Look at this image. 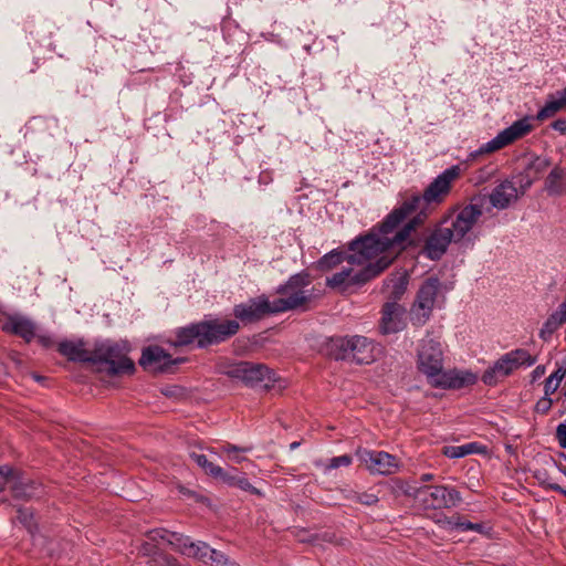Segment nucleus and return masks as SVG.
<instances>
[{
	"instance_id": "1",
	"label": "nucleus",
	"mask_w": 566,
	"mask_h": 566,
	"mask_svg": "<svg viewBox=\"0 0 566 566\" xmlns=\"http://www.w3.org/2000/svg\"><path fill=\"white\" fill-rule=\"evenodd\" d=\"M417 224V219L403 226L392 235L369 233L358 237L349 242L348 253L334 249L315 262V269L322 273L335 270L346 262L349 265H364L380 253L391 250L401 251L406 248L411 230Z\"/></svg>"
},
{
	"instance_id": "2",
	"label": "nucleus",
	"mask_w": 566,
	"mask_h": 566,
	"mask_svg": "<svg viewBox=\"0 0 566 566\" xmlns=\"http://www.w3.org/2000/svg\"><path fill=\"white\" fill-rule=\"evenodd\" d=\"M482 201L480 197L473 198L462 208L450 210L427 237L422 253L431 261H439L451 243L468 240V234L483 214Z\"/></svg>"
},
{
	"instance_id": "3",
	"label": "nucleus",
	"mask_w": 566,
	"mask_h": 566,
	"mask_svg": "<svg viewBox=\"0 0 566 566\" xmlns=\"http://www.w3.org/2000/svg\"><path fill=\"white\" fill-rule=\"evenodd\" d=\"M167 546L205 564H208L209 555L213 549L207 543L193 542L184 534L156 528L147 533L146 541L140 544L138 552L146 558L147 566H182L177 558L165 553Z\"/></svg>"
},
{
	"instance_id": "4",
	"label": "nucleus",
	"mask_w": 566,
	"mask_h": 566,
	"mask_svg": "<svg viewBox=\"0 0 566 566\" xmlns=\"http://www.w3.org/2000/svg\"><path fill=\"white\" fill-rule=\"evenodd\" d=\"M460 174L461 169L458 165L444 169L428 185L422 195H412L396 207L381 222L379 232L392 235L397 232L396 229L402 221L413 212H419L405 224L407 226L410 221L417 219V224L411 230L412 232L417 226L422 222L421 214H423L426 207L430 203H441L444 197L450 192L452 181H454Z\"/></svg>"
},
{
	"instance_id": "5",
	"label": "nucleus",
	"mask_w": 566,
	"mask_h": 566,
	"mask_svg": "<svg viewBox=\"0 0 566 566\" xmlns=\"http://www.w3.org/2000/svg\"><path fill=\"white\" fill-rule=\"evenodd\" d=\"M399 252L391 250L390 252L380 253L381 255L375 262H368L358 271L354 270V265L343 266L340 271L326 277L325 284L327 287L342 293L348 292L353 287L361 286L384 272Z\"/></svg>"
},
{
	"instance_id": "6",
	"label": "nucleus",
	"mask_w": 566,
	"mask_h": 566,
	"mask_svg": "<svg viewBox=\"0 0 566 566\" xmlns=\"http://www.w3.org/2000/svg\"><path fill=\"white\" fill-rule=\"evenodd\" d=\"M312 279L308 272L301 271L289 277L284 284L275 289V293L282 297L274 300L276 311L285 313L298 308H306V305L313 300Z\"/></svg>"
},
{
	"instance_id": "7",
	"label": "nucleus",
	"mask_w": 566,
	"mask_h": 566,
	"mask_svg": "<svg viewBox=\"0 0 566 566\" xmlns=\"http://www.w3.org/2000/svg\"><path fill=\"white\" fill-rule=\"evenodd\" d=\"M128 350L127 343L111 339L98 340L93 348L92 364L105 365L104 370L109 376L130 375L135 371V364L127 356Z\"/></svg>"
},
{
	"instance_id": "8",
	"label": "nucleus",
	"mask_w": 566,
	"mask_h": 566,
	"mask_svg": "<svg viewBox=\"0 0 566 566\" xmlns=\"http://www.w3.org/2000/svg\"><path fill=\"white\" fill-rule=\"evenodd\" d=\"M536 363V356H532L524 348H516L503 354L482 374L484 385L494 387L500 381L511 376L516 369L531 367Z\"/></svg>"
},
{
	"instance_id": "9",
	"label": "nucleus",
	"mask_w": 566,
	"mask_h": 566,
	"mask_svg": "<svg viewBox=\"0 0 566 566\" xmlns=\"http://www.w3.org/2000/svg\"><path fill=\"white\" fill-rule=\"evenodd\" d=\"M223 374L248 387L262 385L270 389L276 381L275 374L266 365L245 360L228 365Z\"/></svg>"
},
{
	"instance_id": "10",
	"label": "nucleus",
	"mask_w": 566,
	"mask_h": 566,
	"mask_svg": "<svg viewBox=\"0 0 566 566\" xmlns=\"http://www.w3.org/2000/svg\"><path fill=\"white\" fill-rule=\"evenodd\" d=\"M240 331V323L237 319L220 321L209 316L201 321V338L199 348H208L227 342Z\"/></svg>"
},
{
	"instance_id": "11",
	"label": "nucleus",
	"mask_w": 566,
	"mask_h": 566,
	"mask_svg": "<svg viewBox=\"0 0 566 566\" xmlns=\"http://www.w3.org/2000/svg\"><path fill=\"white\" fill-rule=\"evenodd\" d=\"M418 368L427 377L428 384L432 386L444 370L443 353L439 342L432 338L421 340L418 350Z\"/></svg>"
},
{
	"instance_id": "12",
	"label": "nucleus",
	"mask_w": 566,
	"mask_h": 566,
	"mask_svg": "<svg viewBox=\"0 0 566 566\" xmlns=\"http://www.w3.org/2000/svg\"><path fill=\"white\" fill-rule=\"evenodd\" d=\"M417 501L424 509H451L462 502L460 492L451 486H422L416 492Z\"/></svg>"
},
{
	"instance_id": "13",
	"label": "nucleus",
	"mask_w": 566,
	"mask_h": 566,
	"mask_svg": "<svg viewBox=\"0 0 566 566\" xmlns=\"http://www.w3.org/2000/svg\"><path fill=\"white\" fill-rule=\"evenodd\" d=\"M532 130L528 118L515 120L512 125L500 132L493 139L483 144L479 149L469 154V160H475L480 155L499 150L513 142L524 137Z\"/></svg>"
},
{
	"instance_id": "14",
	"label": "nucleus",
	"mask_w": 566,
	"mask_h": 566,
	"mask_svg": "<svg viewBox=\"0 0 566 566\" xmlns=\"http://www.w3.org/2000/svg\"><path fill=\"white\" fill-rule=\"evenodd\" d=\"M233 316L238 322L252 324L260 322L265 316L279 314L274 302H270L265 294L251 297L233 306Z\"/></svg>"
},
{
	"instance_id": "15",
	"label": "nucleus",
	"mask_w": 566,
	"mask_h": 566,
	"mask_svg": "<svg viewBox=\"0 0 566 566\" xmlns=\"http://www.w3.org/2000/svg\"><path fill=\"white\" fill-rule=\"evenodd\" d=\"M440 289V281L436 276L428 277L417 293V300L411 308V318L415 324L423 325L430 317Z\"/></svg>"
},
{
	"instance_id": "16",
	"label": "nucleus",
	"mask_w": 566,
	"mask_h": 566,
	"mask_svg": "<svg viewBox=\"0 0 566 566\" xmlns=\"http://www.w3.org/2000/svg\"><path fill=\"white\" fill-rule=\"evenodd\" d=\"M355 454L371 474L390 475L398 470L396 457L388 452L358 448Z\"/></svg>"
},
{
	"instance_id": "17",
	"label": "nucleus",
	"mask_w": 566,
	"mask_h": 566,
	"mask_svg": "<svg viewBox=\"0 0 566 566\" xmlns=\"http://www.w3.org/2000/svg\"><path fill=\"white\" fill-rule=\"evenodd\" d=\"M479 380L476 373L469 369L451 368L443 370L431 387L444 390H460L475 385Z\"/></svg>"
},
{
	"instance_id": "18",
	"label": "nucleus",
	"mask_w": 566,
	"mask_h": 566,
	"mask_svg": "<svg viewBox=\"0 0 566 566\" xmlns=\"http://www.w3.org/2000/svg\"><path fill=\"white\" fill-rule=\"evenodd\" d=\"M523 195L524 189L520 191L512 180L505 179L492 189L489 195V201L493 208L505 210L515 203Z\"/></svg>"
},
{
	"instance_id": "19",
	"label": "nucleus",
	"mask_w": 566,
	"mask_h": 566,
	"mask_svg": "<svg viewBox=\"0 0 566 566\" xmlns=\"http://www.w3.org/2000/svg\"><path fill=\"white\" fill-rule=\"evenodd\" d=\"M184 361L182 358L172 359L171 355L160 346H148L143 349L139 365L144 368L167 370L171 365Z\"/></svg>"
},
{
	"instance_id": "20",
	"label": "nucleus",
	"mask_w": 566,
	"mask_h": 566,
	"mask_svg": "<svg viewBox=\"0 0 566 566\" xmlns=\"http://www.w3.org/2000/svg\"><path fill=\"white\" fill-rule=\"evenodd\" d=\"M405 310L396 301L387 302L382 306L380 331L382 334H394L403 329L405 323L402 319Z\"/></svg>"
},
{
	"instance_id": "21",
	"label": "nucleus",
	"mask_w": 566,
	"mask_h": 566,
	"mask_svg": "<svg viewBox=\"0 0 566 566\" xmlns=\"http://www.w3.org/2000/svg\"><path fill=\"white\" fill-rule=\"evenodd\" d=\"M2 331L13 334L30 343L36 334L35 323L22 315H9L2 325Z\"/></svg>"
},
{
	"instance_id": "22",
	"label": "nucleus",
	"mask_w": 566,
	"mask_h": 566,
	"mask_svg": "<svg viewBox=\"0 0 566 566\" xmlns=\"http://www.w3.org/2000/svg\"><path fill=\"white\" fill-rule=\"evenodd\" d=\"M349 359L356 364H370L375 359V344L361 335L349 336Z\"/></svg>"
},
{
	"instance_id": "23",
	"label": "nucleus",
	"mask_w": 566,
	"mask_h": 566,
	"mask_svg": "<svg viewBox=\"0 0 566 566\" xmlns=\"http://www.w3.org/2000/svg\"><path fill=\"white\" fill-rule=\"evenodd\" d=\"M59 352L71 361L92 364L93 350L88 352L85 348L84 340L82 339L61 342L59 344Z\"/></svg>"
},
{
	"instance_id": "24",
	"label": "nucleus",
	"mask_w": 566,
	"mask_h": 566,
	"mask_svg": "<svg viewBox=\"0 0 566 566\" xmlns=\"http://www.w3.org/2000/svg\"><path fill=\"white\" fill-rule=\"evenodd\" d=\"M174 334L175 339L169 342L171 346L184 347L196 343L197 348H199L201 321L178 327L174 331Z\"/></svg>"
},
{
	"instance_id": "25",
	"label": "nucleus",
	"mask_w": 566,
	"mask_h": 566,
	"mask_svg": "<svg viewBox=\"0 0 566 566\" xmlns=\"http://www.w3.org/2000/svg\"><path fill=\"white\" fill-rule=\"evenodd\" d=\"M566 322V298L558 305L544 322L538 336L544 342L552 338L553 334Z\"/></svg>"
},
{
	"instance_id": "26",
	"label": "nucleus",
	"mask_w": 566,
	"mask_h": 566,
	"mask_svg": "<svg viewBox=\"0 0 566 566\" xmlns=\"http://www.w3.org/2000/svg\"><path fill=\"white\" fill-rule=\"evenodd\" d=\"M43 494V488L33 480H15L12 485V496L17 500L29 501L40 497Z\"/></svg>"
},
{
	"instance_id": "27",
	"label": "nucleus",
	"mask_w": 566,
	"mask_h": 566,
	"mask_svg": "<svg viewBox=\"0 0 566 566\" xmlns=\"http://www.w3.org/2000/svg\"><path fill=\"white\" fill-rule=\"evenodd\" d=\"M438 523L448 531H460V532H476L483 534L485 532V526L482 523H472L470 521H464L460 515H453L451 517L444 516L439 520Z\"/></svg>"
},
{
	"instance_id": "28",
	"label": "nucleus",
	"mask_w": 566,
	"mask_h": 566,
	"mask_svg": "<svg viewBox=\"0 0 566 566\" xmlns=\"http://www.w3.org/2000/svg\"><path fill=\"white\" fill-rule=\"evenodd\" d=\"M566 108V90L557 91L547 97L545 105L538 111L537 119L553 117L557 112Z\"/></svg>"
},
{
	"instance_id": "29",
	"label": "nucleus",
	"mask_w": 566,
	"mask_h": 566,
	"mask_svg": "<svg viewBox=\"0 0 566 566\" xmlns=\"http://www.w3.org/2000/svg\"><path fill=\"white\" fill-rule=\"evenodd\" d=\"M545 189L549 196L566 193V174L563 168L556 166L551 170L545 181Z\"/></svg>"
},
{
	"instance_id": "30",
	"label": "nucleus",
	"mask_w": 566,
	"mask_h": 566,
	"mask_svg": "<svg viewBox=\"0 0 566 566\" xmlns=\"http://www.w3.org/2000/svg\"><path fill=\"white\" fill-rule=\"evenodd\" d=\"M349 336H334L326 343L327 354L335 360L349 359Z\"/></svg>"
},
{
	"instance_id": "31",
	"label": "nucleus",
	"mask_w": 566,
	"mask_h": 566,
	"mask_svg": "<svg viewBox=\"0 0 566 566\" xmlns=\"http://www.w3.org/2000/svg\"><path fill=\"white\" fill-rule=\"evenodd\" d=\"M484 447L478 442H470L462 446H446L442 448V454L449 459H461L469 454L482 453Z\"/></svg>"
},
{
	"instance_id": "32",
	"label": "nucleus",
	"mask_w": 566,
	"mask_h": 566,
	"mask_svg": "<svg viewBox=\"0 0 566 566\" xmlns=\"http://www.w3.org/2000/svg\"><path fill=\"white\" fill-rule=\"evenodd\" d=\"M189 457L207 474L211 476L222 474V468L210 462L205 454L198 453L196 451H189Z\"/></svg>"
},
{
	"instance_id": "33",
	"label": "nucleus",
	"mask_w": 566,
	"mask_h": 566,
	"mask_svg": "<svg viewBox=\"0 0 566 566\" xmlns=\"http://www.w3.org/2000/svg\"><path fill=\"white\" fill-rule=\"evenodd\" d=\"M407 284L408 279L406 275H398L385 282L386 287L391 289V295L395 301L400 298V296L405 293Z\"/></svg>"
},
{
	"instance_id": "34",
	"label": "nucleus",
	"mask_w": 566,
	"mask_h": 566,
	"mask_svg": "<svg viewBox=\"0 0 566 566\" xmlns=\"http://www.w3.org/2000/svg\"><path fill=\"white\" fill-rule=\"evenodd\" d=\"M565 375L566 368L559 367L545 380L544 392L546 396H551L557 390Z\"/></svg>"
},
{
	"instance_id": "35",
	"label": "nucleus",
	"mask_w": 566,
	"mask_h": 566,
	"mask_svg": "<svg viewBox=\"0 0 566 566\" xmlns=\"http://www.w3.org/2000/svg\"><path fill=\"white\" fill-rule=\"evenodd\" d=\"M552 165V161L546 156H535L527 165V170L534 176H539Z\"/></svg>"
},
{
	"instance_id": "36",
	"label": "nucleus",
	"mask_w": 566,
	"mask_h": 566,
	"mask_svg": "<svg viewBox=\"0 0 566 566\" xmlns=\"http://www.w3.org/2000/svg\"><path fill=\"white\" fill-rule=\"evenodd\" d=\"M347 499L350 501L360 503L363 505H366V506H373L379 502V497L376 494L368 493V492L358 493V492L352 491L347 495Z\"/></svg>"
},
{
	"instance_id": "37",
	"label": "nucleus",
	"mask_w": 566,
	"mask_h": 566,
	"mask_svg": "<svg viewBox=\"0 0 566 566\" xmlns=\"http://www.w3.org/2000/svg\"><path fill=\"white\" fill-rule=\"evenodd\" d=\"M208 563H210L212 566H240L237 562L230 559L222 552L214 548L209 555Z\"/></svg>"
},
{
	"instance_id": "38",
	"label": "nucleus",
	"mask_w": 566,
	"mask_h": 566,
	"mask_svg": "<svg viewBox=\"0 0 566 566\" xmlns=\"http://www.w3.org/2000/svg\"><path fill=\"white\" fill-rule=\"evenodd\" d=\"M222 451L227 454H231V453H234V455L231 457V459L235 462V463H241L243 462L244 460H247L245 457H242V455H239L238 453L239 452H242V453H247V452H250L252 450L251 447H238L235 444H231V443H224L222 447H221Z\"/></svg>"
},
{
	"instance_id": "39",
	"label": "nucleus",
	"mask_w": 566,
	"mask_h": 566,
	"mask_svg": "<svg viewBox=\"0 0 566 566\" xmlns=\"http://www.w3.org/2000/svg\"><path fill=\"white\" fill-rule=\"evenodd\" d=\"M15 480V473L10 467L3 465L0 468V492L6 490L7 486L12 489Z\"/></svg>"
},
{
	"instance_id": "40",
	"label": "nucleus",
	"mask_w": 566,
	"mask_h": 566,
	"mask_svg": "<svg viewBox=\"0 0 566 566\" xmlns=\"http://www.w3.org/2000/svg\"><path fill=\"white\" fill-rule=\"evenodd\" d=\"M353 462V458L349 454H343L338 457H334L329 460L326 465L327 470L338 469L340 467H348Z\"/></svg>"
},
{
	"instance_id": "41",
	"label": "nucleus",
	"mask_w": 566,
	"mask_h": 566,
	"mask_svg": "<svg viewBox=\"0 0 566 566\" xmlns=\"http://www.w3.org/2000/svg\"><path fill=\"white\" fill-rule=\"evenodd\" d=\"M553 406V400L549 398V396L542 397L535 405V411L537 413L545 415L551 410Z\"/></svg>"
},
{
	"instance_id": "42",
	"label": "nucleus",
	"mask_w": 566,
	"mask_h": 566,
	"mask_svg": "<svg viewBox=\"0 0 566 566\" xmlns=\"http://www.w3.org/2000/svg\"><path fill=\"white\" fill-rule=\"evenodd\" d=\"M235 486L252 494H261V492L254 488L245 476H239Z\"/></svg>"
},
{
	"instance_id": "43",
	"label": "nucleus",
	"mask_w": 566,
	"mask_h": 566,
	"mask_svg": "<svg viewBox=\"0 0 566 566\" xmlns=\"http://www.w3.org/2000/svg\"><path fill=\"white\" fill-rule=\"evenodd\" d=\"M17 518L22 523L24 526L30 527L32 525V518L33 514L28 509H18V516Z\"/></svg>"
},
{
	"instance_id": "44",
	"label": "nucleus",
	"mask_w": 566,
	"mask_h": 566,
	"mask_svg": "<svg viewBox=\"0 0 566 566\" xmlns=\"http://www.w3.org/2000/svg\"><path fill=\"white\" fill-rule=\"evenodd\" d=\"M213 478L220 479L221 481L226 482L227 484H229L231 486H235L237 485V480H238L239 476L232 475V474L226 472L222 469V474L221 475H214Z\"/></svg>"
},
{
	"instance_id": "45",
	"label": "nucleus",
	"mask_w": 566,
	"mask_h": 566,
	"mask_svg": "<svg viewBox=\"0 0 566 566\" xmlns=\"http://www.w3.org/2000/svg\"><path fill=\"white\" fill-rule=\"evenodd\" d=\"M551 127L562 135H566V119L558 118L552 123Z\"/></svg>"
},
{
	"instance_id": "46",
	"label": "nucleus",
	"mask_w": 566,
	"mask_h": 566,
	"mask_svg": "<svg viewBox=\"0 0 566 566\" xmlns=\"http://www.w3.org/2000/svg\"><path fill=\"white\" fill-rule=\"evenodd\" d=\"M546 489L548 490H552V491H555V492H558L560 494H563L565 497H566V490L563 489L559 484L557 483H551V482H547L546 484Z\"/></svg>"
},
{
	"instance_id": "47",
	"label": "nucleus",
	"mask_w": 566,
	"mask_h": 566,
	"mask_svg": "<svg viewBox=\"0 0 566 566\" xmlns=\"http://www.w3.org/2000/svg\"><path fill=\"white\" fill-rule=\"evenodd\" d=\"M545 373V367L544 366H536L535 369L533 370V378L536 379L538 377H541L542 375H544Z\"/></svg>"
},
{
	"instance_id": "48",
	"label": "nucleus",
	"mask_w": 566,
	"mask_h": 566,
	"mask_svg": "<svg viewBox=\"0 0 566 566\" xmlns=\"http://www.w3.org/2000/svg\"><path fill=\"white\" fill-rule=\"evenodd\" d=\"M560 457L563 458V462L560 461L557 464L558 470L566 475V454L562 453Z\"/></svg>"
},
{
	"instance_id": "49",
	"label": "nucleus",
	"mask_w": 566,
	"mask_h": 566,
	"mask_svg": "<svg viewBox=\"0 0 566 566\" xmlns=\"http://www.w3.org/2000/svg\"><path fill=\"white\" fill-rule=\"evenodd\" d=\"M433 479V475L431 473H423L421 476H420V480L422 482H428V481H431Z\"/></svg>"
},
{
	"instance_id": "50",
	"label": "nucleus",
	"mask_w": 566,
	"mask_h": 566,
	"mask_svg": "<svg viewBox=\"0 0 566 566\" xmlns=\"http://www.w3.org/2000/svg\"><path fill=\"white\" fill-rule=\"evenodd\" d=\"M300 446V442L291 443V449H296Z\"/></svg>"
},
{
	"instance_id": "51",
	"label": "nucleus",
	"mask_w": 566,
	"mask_h": 566,
	"mask_svg": "<svg viewBox=\"0 0 566 566\" xmlns=\"http://www.w3.org/2000/svg\"><path fill=\"white\" fill-rule=\"evenodd\" d=\"M40 340L43 343V344H46L44 337H40Z\"/></svg>"
},
{
	"instance_id": "52",
	"label": "nucleus",
	"mask_w": 566,
	"mask_h": 566,
	"mask_svg": "<svg viewBox=\"0 0 566 566\" xmlns=\"http://www.w3.org/2000/svg\"><path fill=\"white\" fill-rule=\"evenodd\" d=\"M564 397H565V399H566V388H565V391H564Z\"/></svg>"
}]
</instances>
